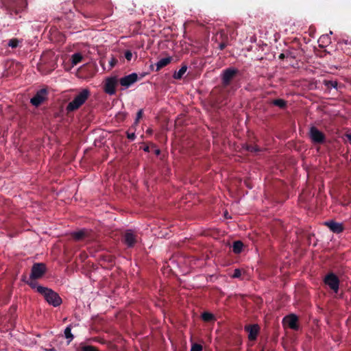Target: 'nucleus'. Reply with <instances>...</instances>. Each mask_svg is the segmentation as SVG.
Here are the masks:
<instances>
[{
    "label": "nucleus",
    "instance_id": "7",
    "mask_svg": "<svg viewBox=\"0 0 351 351\" xmlns=\"http://www.w3.org/2000/svg\"><path fill=\"white\" fill-rule=\"evenodd\" d=\"M324 283L328 285L335 293H337L339 289V279L332 272L328 273L324 278Z\"/></svg>",
    "mask_w": 351,
    "mask_h": 351
},
{
    "label": "nucleus",
    "instance_id": "32",
    "mask_svg": "<svg viewBox=\"0 0 351 351\" xmlns=\"http://www.w3.org/2000/svg\"><path fill=\"white\" fill-rule=\"evenodd\" d=\"M143 114V111L142 109L139 110L136 114V118L135 120V123L137 124L139 121V119L142 118Z\"/></svg>",
    "mask_w": 351,
    "mask_h": 351
},
{
    "label": "nucleus",
    "instance_id": "1",
    "mask_svg": "<svg viewBox=\"0 0 351 351\" xmlns=\"http://www.w3.org/2000/svg\"><path fill=\"white\" fill-rule=\"evenodd\" d=\"M1 4L6 14L15 20L22 17L28 5L27 0H1Z\"/></svg>",
    "mask_w": 351,
    "mask_h": 351
},
{
    "label": "nucleus",
    "instance_id": "25",
    "mask_svg": "<svg viewBox=\"0 0 351 351\" xmlns=\"http://www.w3.org/2000/svg\"><path fill=\"white\" fill-rule=\"evenodd\" d=\"M202 318L204 322H211L215 319L214 315L212 313L208 312L202 313Z\"/></svg>",
    "mask_w": 351,
    "mask_h": 351
},
{
    "label": "nucleus",
    "instance_id": "42",
    "mask_svg": "<svg viewBox=\"0 0 351 351\" xmlns=\"http://www.w3.org/2000/svg\"><path fill=\"white\" fill-rule=\"evenodd\" d=\"M91 1H92V0H87V1H90V2Z\"/></svg>",
    "mask_w": 351,
    "mask_h": 351
},
{
    "label": "nucleus",
    "instance_id": "37",
    "mask_svg": "<svg viewBox=\"0 0 351 351\" xmlns=\"http://www.w3.org/2000/svg\"><path fill=\"white\" fill-rule=\"evenodd\" d=\"M46 351H56V349L54 348H49V349H45Z\"/></svg>",
    "mask_w": 351,
    "mask_h": 351
},
{
    "label": "nucleus",
    "instance_id": "31",
    "mask_svg": "<svg viewBox=\"0 0 351 351\" xmlns=\"http://www.w3.org/2000/svg\"><path fill=\"white\" fill-rule=\"evenodd\" d=\"M241 271L239 269H235L234 270V273H233L232 277L234 278H239L241 277Z\"/></svg>",
    "mask_w": 351,
    "mask_h": 351
},
{
    "label": "nucleus",
    "instance_id": "13",
    "mask_svg": "<svg viewBox=\"0 0 351 351\" xmlns=\"http://www.w3.org/2000/svg\"><path fill=\"white\" fill-rule=\"evenodd\" d=\"M245 330L248 333V339L250 341H255L260 331L258 324H249L245 326Z\"/></svg>",
    "mask_w": 351,
    "mask_h": 351
},
{
    "label": "nucleus",
    "instance_id": "10",
    "mask_svg": "<svg viewBox=\"0 0 351 351\" xmlns=\"http://www.w3.org/2000/svg\"><path fill=\"white\" fill-rule=\"evenodd\" d=\"M118 83H119V82L117 76L106 78L104 88V91L110 95H114L116 93V86Z\"/></svg>",
    "mask_w": 351,
    "mask_h": 351
},
{
    "label": "nucleus",
    "instance_id": "20",
    "mask_svg": "<svg viewBox=\"0 0 351 351\" xmlns=\"http://www.w3.org/2000/svg\"><path fill=\"white\" fill-rule=\"evenodd\" d=\"M271 104L274 106H278L281 109L286 108L287 104V101L282 99H276L271 101Z\"/></svg>",
    "mask_w": 351,
    "mask_h": 351
},
{
    "label": "nucleus",
    "instance_id": "35",
    "mask_svg": "<svg viewBox=\"0 0 351 351\" xmlns=\"http://www.w3.org/2000/svg\"><path fill=\"white\" fill-rule=\"evenodd\" d=\"M117 60L114 58H112L111 60L109 62L111 67H113L117 64Z\"/></svg>",
    "mask_w": 351,
    "mask_h": 351
},
{
    "label": "nucleus",
    "instance_id": "30",
    "mask_svg": "<svg viewBox=\"0 0 351 351\" xmlns=\"http://www.w3.org/2000/svg\"><path fill=\"white\" fill-rule=\"evenodd\" d=\"M82 351H99L98 349L93 346H84L82 348Z\"/></svg>",
    "mask_w": 351,
    "mask_h": 351
},
{
    "label": "nucleus",
    "instance_id": "11",
    "mask_svg": "<svg viewBox=\"0 0 351 351\" xmlns=\"http://www.w3.org/2000/svg\"><path fill=\"white\" fill-rule=\"evenodd\" d=\"M47 90L42 88L39 90L36 95L31 98L30 103L34 106H39L45 100L47 99Z\"/></svg>",
    "mask_w": 351,
    "mask_h": 351
},
{
    "label": "nucleus",
    "instance_id": "4",
    "mask_svg": "<svg viewBox=\"0 0 351 351\" xmlns=\"http://www.w3.org/2000/svg\"><path fill=\"white\" fill-rule=\"evenodd\" d=\"M239 71L234 67H228L222 71L221 74V86L223 88H228L238 75Z\"/></svg>",
    "mask_w": 351,
    "mask_h": 351
},
{
    "label": "nucleus",
    "instance_id": "22",
    "mask_svg": "<svg viewBox=\"0 0 351 351\" xmlns=\"http://www.w3.org/2000/svg\"><path fill=\"white\" fill-rule=\"evenodd\" d=\"M220 36L221 37L222 41L219 44V48L220 50H223L228 45V43H227L228 36L222 32H220Z\"/></svg>",
    "mask_w": 351,
    "mask_h": 351
},
{
    "label": "nucleus",
    "instance_id": "40",
    "mask_svg": "<svg viewBox=\"0 0 351 351\" xmlns=\"http://www.w3.org/2000/svg\"><path fill=\"white\" fill-rule=\"evenodd\" d=\"M156 154H160V150L159 149L156 150Z\"/></svg>",
    "mask_w": 351,
    "mask_h": 351
},
{
    "label": "nucleus",
    "instance_id": "5",
    "mask_svg": "<svg viewBox=\"0 0 351 351\" xmlns=\"http://www.w3.org/2000/svg\"><path fill=\"white\" fill-rule=\"evenodd\" d=\"M121 241L128 247L131 248L138 242V235L132 230H126L122 234Z\"/></svg>",
    "mask_w": 351,
    "mask_h": 351
},
{
    "label": "nucleus",
    "instance_id": "19",
    "mask_svg": "<svg viewBox=\"0 0 351 351\" xmlns=\"http://www.w3.org/2000/svg\"><path fill=\"white\" fill-rule=\"evenodd\" d=\"M243 243L241 241H236L232 245V251L235 254H240L242 252Z\"/></svg>",
    "mask_w": 351,
    "mask_h": 351
},
{
    "label": "nucleus",
    "instance_id": "14",
    "mask_svg": "<svg viewBox=\"0 0 351 351\" xmlns=\"http://www.w3.org/2000/svg\"><path fill=\"white\" fill-rule=\"evenodd\" d=\"M325 225L334 233L339 234L343 231L344 228L342 223L334 221L325 222Z\"/></svg>",
    "mask_w": 351,
    "mask_h": 351
},
{
    "label": "nucleus",
    "instance_id": "24",
    "mask_svg": "<svg viewBox=\"0 0 351 351\" xmlns=\"http://www.w3.org/2000/svg\"><path fill=\"white\" fill-rule=\"evenodd\" d=\"M245 149L247 151L252 153H256L261 151V149L259 147L254 145H246Z\"/></svg>",
    "mask_w": 351,
    "mask_h": 351
},
{
    "label": "nucleus",
    "instance_id": "34",
    "mask_svg": "<svg viewBox=\"0 0 351 351\" xmlns=\"http://www.w3.org/2000/svg\"><path fill=\"white\" fill-rule=\"evenodd\" d=\"M127 133V137L130 141H134L136 138V135L134 132L130 133L128 132Z\"/></svg>",
    "mask_w": 351,
    "mask_h": 351
},
{
    "label": "nucleus",
    "instance_id": "33",
    "mask_svg": "<svg viewBox=\"0 0 351 351\" xmlns=\"http://www.w3.org/2000/svg\"><path fill=\"white\" fill-rule=\"evenodd\" d=\"M124 56L127 60L130 61L132 58V53L131 51L127 50L125 51Z\"/></svg>",
    "mask_w": 351,
    "mask_h": 351
},
{
    "label": "nucleus",
    "instance_id": "15",
    "mask_svg": "<svg viewBox=\"0 0 351 351\" xmlns=\"http://www.w3.org/2000/svg\"><path fill=\"white\" fill-rule=\"evenodd\" d=\"M88 231L87 230H81L77 232H74L71 234L72 237L77 241H82L87 237Z\"/></svg>",
    "mask_w": 351,
    "mask_h": 351
},
{
    "label": "nucleus",
    "instance_id": "8",
    "mask_svg": "<svg viewBox=\"0 0 351 351\" xmlns=\"http://www.w3.org/2000/svg\"><path fill=\"white\" fill-rule=\"evenodd\" d=\"M309 137L312 142L315 144H323L326 141L325 134L315 126L311 127Z\"/></svg>",
    "mask_w": 351,
    "mask_h": 351
},
{
    "label": "nucleus",
    "instance_id": "36",
    "mask_svg": "<svg viewBox=\"0 0 351 351\" xmlns=\"http://www.w3.org/2000/svg\"><path fill=\"white\" fill-rule=\"evenodd\" d=\"M285 58V53H280V54L279 55V59L282 60V59H284Z\"/></svg>",
    "mask_w": 351,
    "mask_h": 351
},
{
    "label": "nucleus",
    "instance_id": "26",
    "mask_svg": "<svg viewBox=\"0 0 351 351\" xmlns=\"http://www.w3.org/2000/svg\"><path fill=\"white\" fill-rule=\"evenodd\" d=\"M21 43V40L18 38H12L9 40L8 45L12 49L16 48L19 46V44Z\"/></svg>",
    "mask_w": 351,
    "mask_h": 351
},
{
    "label": "nucleus",
    "instance_id": "2",
    "mask_svg": "<svg viewBox=\"0 0 351 351\" xmlns=\"http://www.w3.org/2000/svg\"><path fill=\"white\" fill-rule=\"evenodd\" d=\"M90 92L87 88H84L77 94L73 99L66 107L67 114L78 110L88 99Z\"/></svg>",
    "mask_w": 351,
    "mask_h": 351
},
{
    "label": "nucleus",
    "instance_id": "17",
    "mask_svg": "<svg viewBox=\"0 0 351 351\" xmlns=\"http://www.w3.org/2000/svg\"><path fill=\"white\" fill-rule=\"evenodd\" d=\"M323 84L328 89H330V88H335L337 90H339V89L341 86H343V85H339V84L337 81L328 80H324L323 81Z\"/></svg>",
    "mask_w": 351,
    "mask_h": 351
},
{
    "label": "nucleus",
    "instance_id": "43",
    "mask_svg": "<svg viewBox=\"0 0 351 351\" xmlns=\"http://www.w3.org/2000/svg\"><path fill=\"white\" fill-rule=\"evenodd\" d=\"M262 351H264L263 350Z\"/></svg>",
    "mask_w": 351,
    "mask_h": 351
},
{
    "label": "nucleus",
    "instance_id": "23",
    "mask_svg": "<svg viewBox=\"0 0 351 351\" xmlns=\"http://www.w3.org/2000/svg\"><path fill=\"white\" fill-rule=\"evenodd\" d=\"M37 279H32L30 277L29 278L25 281V282L32 288V289H36V291H38V287H41L40 285H38V282L36 281Z\"/></svg>",
    "mask_w": 351,
    "mask_h": 351
},
{
    "label": "nucleus",
    "instance_id": "16",
    "mask_svg": "<svg viewBox=\"0 0 351 351\" xmlns=\"http://www.w3.org/2000/svg\"><path fill=\"white\" fill-rule=\"evenodd\" d=\"M173 58L171 56L160 59L156 63V71H159L161 69L170 64Z\"/></svg>",
    "mask_w": 351,
    "mask_h": 351
},
{
    "label": "nucleus",
    "instance_id": "27",
    "mask_svg": "<svg viewBox=\"0 0 351 351\" xmlns=\"http://www.w3.org/2000/svg\"><path fill=\"white\" fill-rule=\"evenodd\" d=\"M64 336L66 339H69V343L73 339V335L71 333V328L70 326H68L64 330Z\"/></svg>",
    "mask_w": 351,
    "mask_h": 351
},
{
    "label": "nucleus",
    "instance_id": "6",
    "mask_svg": "<svg viewBox=\"0 0 351 351\" xmlns=\"http://www.w3.org/2000/svg\"><path fill=\"white\" fill-rule=\"evenodd\" d=\"M47 266L43 263H35L32 267L30 278L32 279H40L47 272Z\"/></svg>",
    "mask_w": 351,
    "mask_h": 351
},
{
    "label": "nucleus",
    "instance_id": "9",
    "mask_svg": "<svg viewBox=\"0 0 351 351\" xmlns=\"http://www.w3.org/2000/svg\"><path fill=\"white\" fill-rule=\"evenodd\" d=\"M138 80V75L136 73H132L128 75H125L123 77L119 79V82L120 85L121 86V89L124 90L130 88L132 85H133L135 82Z\"/></svg>",
    "mask_w": 351,
    "mask_h": 351
},
{
    "label": "nucleus",
    "instance_id": "38",
    "mask_svg": "<svg viewBox=\"0 0 351 351\" xmlns=\"http://www.w3.org/2000/svg\"><path fill=\"white\" fill-rule=\"evenodd\" d=\"M144 150L145 152H149V147H146L145 148H144Z\"/></svg>",
    "mask_w": 351,
    "mask_h": 351
},
{
    "label": "nucleus",
    "instance_id": "41",
    "mask_svg": "<svg viewBox=\"0 0 351 351\" xmlns=\"http://www.w3.org/2000/svg\"><path fill=\"white\" fill-rule=\"evenodd\" d=\"M147 132H152V130H147Z\"/></svg>",
    "mask_w": 351,
    "mask_h": 351
},
{
    "label": "nucleus",
    "instance_id": "18",
    "mask_svg": "<svg viewBox=\"0 0 351 351\" xmlns=\"http://www.w3.org/2000/svg\"><path fill=\"white\" fill-rule=\"evenodd\" d=\"M187 70V66L186 64H182L181 68L178 71L175 72L173 75V77L175 80H180L182 78L183 75L186 73Z\"/></svg>",
    "mask_w": 351,
    "mask_h": 351
},
{
    "label": "nucleus",
    "instance_id": "3",
    "mask_svg": "<svg viewBox=\"0 0 351 351\" xmlns=\"http://www.w3.org/2000/svg\"><path fill=\"white\" fill-rule=\"evenodd\" d=\"M38 293L43 295L45 300L54 307L59 306L62 304V298L51 289L45 287H38Z\"/></svg>",
    "mask_w": 351,
    "mask_h": 351
},
{
    "label": "nucleus",
    "instance_id": "39",
    "mask_svg": "<svg viewBox=\"0 0 351 351\" xmlns=\"http://www.w3.org/2000/svg\"><path fill=\"white\" fill-rule=\"evenodd\" d=\"M350 141H351V134L348 136Z\"/></svg>",
    "mask_w": 351,
    "mask_h": 351
},
{
    "label": "nucleus",
    "instance_id": "12",
    "mask_svg": "<svg viewBox=\"0 0 351 351\" xmlns=\"http://www.w3.org/2000/svg\"><path fill=\"white\" fill-rule=\"evenodd\" d=\"M282 323L287 324L291 329L298 330L299 329L298 317L295 314H290L283 318Z\"/></svg>",
    "mask_w": 351,
    "mask_h": 351
},
{
    "label": "nucleus",
    "instance_id": "21",
    "mask_svg": "<svg viewBox=\"0 0 351 351\" xmlns=\"http://www.w3.org/2000/svg\"><path fill=\"white\" fill-rule=\"evenodd\" d=\"M83 59L82 55L80 53H75L72 55L71 57V63L73 65H77L80 63Z\"/></svg>",
    "mask_w": 351,
    "mask_h": 351
},
{
    "label": "nucleus",
    "instance_id": "28",
    "mask_svg": "<svg viewBox=\"0 0 351 351\" xmlns=\"http://www.w3.org/2000/svg\"><path fill=\"white\" fill-rule=\"evenodd\" d=\"M329 36L328 34L322 35L320 36L319 41L322 42V43H330Z\"/></svg>",
    "mask_w": 351,
    "mask_h": 351
},
{
    "label": "nucleus",
    "instance_id": "29",
    "mask_svg": "<svg viewBox=\"0 0 351 351\" xmlns=\"http://www.w3.org/2000/svg\"><path fill=\"white\" fill-rule=\"evenodd\" d=\"M202 346L199 343H193L191 348V351H202Z\"/></svg>",
    "mask_w": 351,
    "mask_h": 351
}]
</instances>
